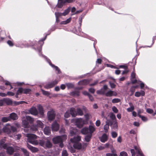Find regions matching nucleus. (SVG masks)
<instances>
[{
    "mask_svg": "<svg viewBox=\"0 0 156 156\" xmlns=\"http://www.w3.org/2000/svg\"><path fill=\"white\" fill-rule=\"evenodd\" d=\"M25 136L28 138L27 140L30 143L34 145H37L38 144V142L36 140L37 136L35 134H27Z\"/></svg>",
    "mask_w": 156,
    "mask_h": 156,
    "instance_id": "obj_1",
    "label": "nucleus"
},
{
    "mask_svg": "<svg viewBox=\"0 0 156 156\" xmlns=\"http://www.w3.org/2000/svg\"><path fill=\"white\" fill-rule=\"evenodd\" d=\"M79 128H81L85 123V121L82 118L74 119L72 120Z\"/></svg>",
    "mask_w": 156,
    "mask_h": 156,
    "instance_id": "obj_2",
    "label": "nucleus"
},
{
    "mask_svg": "<svg viewBox=\"0 0 156 156\" xmlns=\"http://www.w3.org/2000/svg\"><path fill=\"white\" fill-rule=\"evenodd\" d=\"M67 138V136L65 135H63L61 136H58L54 138L53 139V141L54 143L56 144L62 142Z\"/></svg>",
    "mask_w": 156,
    "mask_h": 156,
    "instance_id": "obj_3",
    "label": "nucleus"
},
{
    "mask_svg": "<svg viewBox=\"0 0 156 156\" xmlns=\"http://www.w3.org/2000/svg\"><path fill=\"white\" fill-rule=\"evenodd\" d=\"M134 149L131 150V152L132 154V156H135V151L137 153L138 155L136 156H144V155L142 153L141 151L140 148L136 146L134 147Z\"/></svg>",
    "mask_w": 156,
    "mask_h": 156,
    "instance_id": "obj_4",
    "label": "nucleus"
},
{
    "mask_svg": "<svg viewBox=\"0 0 156 156\" xmlns=\"http://www.w3.org/2000/svg\"><path fill=\"white\" fill-rule=\"evenodd\" d=\"M76 138H77V140H75L74 141H73L74 142L73 146L76 149H81L82 148V146L81 144L79 142L81 140V137L80 136H78Z\"/></svg>",
    "mask_w": 156,
    "mask_h": 156,
    "instance_id": "obj_5",
    "label": "nucleus"
},
{
    "mask_svg": "<svg viewBox=\"0 0 156 156\" xmlns=\"http://www.w3.org/2000/svg\"><path fill=\"white\" fill-rule=\"evenodd\" d=\"M47 115L48 120L51 121L52 120L55 118V116L54 111L51 110L48 111L47 113Z\"/></svg>",
    "mask_w": 156,
    "mask_h": 156,
    "instance_id": "obj_6",
    "label": "nucleus"
},
{
    "mask_svg": "<svg viewBox=\"0 0 156 156\" xmlns=\"http://www.w3.org/2000/svg\"><path fill=\"white\" fill-rule=\"evenodd\" d=\"M28 111L29 113L34 115H37L38 113L36 108L34 107H32L29 109Z\"/></svg>",
    "mask_w": 156,
    "mask_h": 156,
    "instance_id": "obj_7",
    "label": "nucleus"
},
{
    "mask_svg": "<svg viewBox=\"0 0 156 156\" xmlns=\"http://www.w3.org/2000/svg\"><path fill=\"white\" fill-rule=\"evenodd\" d=\"M110 125L112 129L116 130L118 129V122L117 120L110 122Z\"/></svg>",
    "mask_w": 156,
    "mask_h": 156,
    "instance_id": "obj_8",
    "label": "nucleus"
},
{
    "mask_svg": "<svg viewBox=\"0 0 156 156\" xmlns=\"http://www.w3.org/2000/svg\"><path fill=\"white\" fill-rule=\"evenodd\" d=\"M52 129L53 131H57L59 128V125L56 122H54L51 126Z\"/></svg>",
    "mask_w": 156,
    "mask_h": 156,
    "instance_id": "obj_9",
    "label": "nucleus"
},
{
    "mask_svg": "<svg viewBox=\"0 0 156 156\" xmlns=\"http://www.w3.org/2000/svg\"><path fill=\"white\" fill-rule=\"evenodd\" d=\"M58 82L56 80L48 84L45 86L44 88L46 89H48L53 87L54 85L57 83Z\"/></svg>",
    "mask_w": 156,
    "mask_h": 156,
    "instance_id": "obj_10",
    "label": "nucleus"
},
{
    "mask_svg": "<svg viewBox=\"0 0 156 156\" xmlns=\"http://www.w3.org/2000/svg\"><path fill=\"white\" fill-rule=\"evenodd\" d=\"M105 96L108 97H111L112 96H116L117 93L116 92L112 90H109L105 93Z\"/></svg>",
    "mask_w": 156,
    "mask_h": 156,
    "instance_id": "obj_11",
    "label": "nucleus"
},
{
    "mask_svg": "<svg viewBox=\"0 0 156 156\" xmlns=\"http://www.w3.org/2000/svg\"><path fill=\"white\" fill-rule=\"evenodd\" d=\"M22 124L25 128H28L29 126L27 121L26 120L25 117H23L22 119Z\"/></svg>",
    "mask_w": 156,
    "mask_h": 156,
    "instance_id": "obj_12",
    "label": "nucleus"
},
{
    "mask_svg": "<svg viewBox=\"0 0 156 156\" xmlns=\"http://www.w3.org/2000/svg\"><path fill=\"white\" fill-rule=\"evenodd\" d=\"M27 147L32 152L34 153L37 152L38 150L37 148L33 147L28 144L27 145Z\"/></svg>",
    "mask_w": 156,
    "mask_h": 156,
    "instance_id": "obj_13",
    "label": "nucleus"
},
{
    "mask_svg": "<svg viewBox=\"0 0 156 156\" xmlns=\"http://www.w3.org/2000/svg\"><path fill=\"white\" fill-rule=\"evenodd\" d=\"M14 151V149L12 147H9L6 148V152L9 154H12Z\"/></svg>",
    "mask_w": 156,
    "mask_h": 156,
    "instance_id": "obj_14",
    "label": "nucleus"
},
{
    "mask_svg": "<svg viewBox=\"0 0 156 156\" xmlns=\"http://www.w3.org/2000/svg\"><path fill=\"white\" fill-rule=\"evenodd\" d=\"M4 103H6L8 105H12V100L9 98H4L3 99Z\"/></svg>",
    "mask_w": 156,
    "mask_h": 156,
    "instance_id": "obj_15",
    "label": "nucleus"
},
{
    "mask_svg": "<svg viewBox=\"0 0 156 156\" xmlns=\"http://www.w3.org/2000/svg\"><path fill=\"white\" fill-rule=\"evenodd\" d=\"M69 110L70 112V115H71L73 117H74L77 115V113L75 111L74 108H71Z\"/></svg>",
    "mask_w": 156,
    "mask_h": 156,
    "instance_id": "obj_16",
    "label": "nucleus"
},
{
    "mask_svg": "<svg viewBox=\"0 0 156 156\" xmlns=\"http://www.w3.org/2000/svg\"><path fill=\"white\" fill-rule=\"evenodd\" d=\"M5 140H2L0 141V148L5 149L7 147V145L5 143Z\"/></svg>",
    "mask_w": 156,
    "mask_h": 156,
    "instance_id": "obj_17",
    "label": "nucleus"
},
{
    "mask_svg": "<svg viewBox=\"0 0 156 156\" xmlns=\"http://www.w3.org/2000/svg\"><path fill=\"white\" fill-rule=\"evenodd\" d=\"M108 137L107 135L105 134H103L102 136L100 138L101 141L102 142L104 143L107 141Z\"/></svg>",
    "mask_w": 156,
    "mask_h": 156,
    "instance_id": "obj_18",
    "label": "nucleus"
},
{
    "mask_svg": "<svg viewBox=\"0 0 156 156\" xmlns=\"http://www.w3.org/2000/svg\"><path fill=\"white\" fill-rule=\"evenodd\" d=\"M37 108L39 111L40 114L42 116H43L44 114V110L42 106L40 105L37 106Z\"/></svg>",
    "mask_w": 156,
    "mask_h": 156,
    "instance_id": "obj_19",
    "label": "nucleus"
},
{
    "mask_svg": "<svg viewBox=\"0 0 156 156\" xmlns=\"http://www.w3.org/2000/svg\"><path fill=\"white\" fill-rule=\"evenodd\" d=\"M88 129L89 133L91 135V134L95 131V127L94 126H90L89 127Z\"/></svg>",
    "mask_w": 156,
    "mask_h": 156,
    "instance_id": "obj_20",
    "label": "nucleus"
},
{
    "mask_svg": "<svg viewBox=\"0 0 156 156\" xmlns=\"http://www.w3.org/2000/svg\"><path fill=\"white\" fill-rule=\"evenodd\" d=\"M50 129L49 127H46L44 129V133L46 135H49L50 133Z\"/></svg>",
    "mask_w": 156,
    "mask_h": 156,
    "instance_id": "obj_21",
    "label": "nucleus"
},
{
    "mask_svg": "<svg viewBox=\"0 0 156 156\" xmlns=\"http://www.w3.org/2000/svg\"><path fill=\"white\" fill-rule=\"evenodd\" d=\"M10 126H5L3 128V130L4 132L7 133H9L10 132Z\"/></svg>",
    "mask_w": 156,
    "mask_h": 156,
    "instance_id": "obj_22",
    "label": "nucleus"
},
{
    "mask_svg": "<svg viewBox=\"0 0 156 156\" xmlns=\"http://www.w3.org/2000/svg\"><path fill=\"white\" fill-rule=\"evenodd\" d=\"M135 75L136 74L134 72H132L131 75V80L133 83H135L137 82L136 80H133L135 77Z\"/></svg>",
    "mask_w": 156,
    "mask_h": 156,
    "instance_id": "obj_23",
    "label": "nucleus"
},
{
    "mask_svg": "<svg viewBox=\"0 0 156 156\" xmlns=\"http://www.w3.org/2000/svg\"><path fill=\"white\" fill-rule=\"evenodd\" d=\"M9 117L13 120H16L18 119V116L17 114L15 113H11L10 114Z\"/></svg>",
    "mask_w": 156,
    "mask_h": 156,
    "instance_id": "obj_24",
    "label": "nucleus"
},
{
    "mask_svg": "<svg viewBox=\"0 0 156 156\" xmlns=\"http://www.w3.org/2000/svg\"><path fill=\"white\" fill-rule=\"evenodd\" d=\"M129 104L130 106V107L127 108V110L128 112H132L134 109V106L131 103H129Z\"/></svg>",
    "mask_w": 156,
    "mask_h": 156,
    "instance_id": "obj_25",
    "label": "nucleus"
},
{
    "mask_svg": "<svg viewBox=\"0 0 156 156\" xmlns=\"http://www.w3.org/2000/svg\"><path fill=\"white\" fill-rule=\"evenodd\" d=\"M81 132L84 134L89 133L88 128L86 127L83 128L81 130Z\"/></svg>",
    "mask_w": 156,
    "mask_h": 156,
    "instance_id": "obj_26",
    "label": "nucleus"
},
{
    "mask_svg": "<svg viewBox=\"0 0 156 156\" xmlns=\"http://www.w3.org/2000/svg\"><path fill=\"white\" fill-rule=\"evenodd\" d=\"M36 123L37 127L43 128L44 126V124L40 120H37L36 121Z\"/></svg>",
    "mask_w": 156,
    "mask_h": 156,
    "instance_id": "obj_27",
    "label": "nucleus"
},
{
    "mask_svg": "<svg viewBox=\"0 0 156 156\" xmlns=\"http://www.w3.org/2000/svg\"><path fill=\"white\" fill-rule=\"evenodd\" d=\"M109 116L110 118L114 120H116V118L115 115L112 112H110L109 113Z\"/></svg>",
    "mask_w": 156,
    "mask_h": 156,
    "instance_id": "obj_28",
    "label": "nucleus"
},
{
    "mask_svg": "<svg viewBox=\"0 0 156 156\" xmlns=\"http://www.w3.org/2000/svg\"><path fill=\"white\" fill-rule=\"evenodd\" d=\"M109 124L108 122H106L105 125L104 126V127L105 132L106 133L108 132V130L109 129Z\"/></svg>",
    "mask_w": 156,
    "mask_h": 156,
    "instance_id": "obj_29",
    "label": "nucleus"
},
{
    "mask_svg": "<svg viewBox=\"0 0 156 156\" xmlns=\"http://www.w3.org/2000/svg\"><path fill=\"white\" fill-rule=\"evenodd\" d=\"M84 117L86 121L90 119H91L92 117L91 115L88 113H87L84 115Z\"/></svg>",
    "mask_w": 156,
    "mask_h": 156,
    "instance_id": "obj_30",
    "label": "nucleus"
},
{
    "mask_svg": "<svg viewBox=\"0 0 156 156\" xmlns=\"http://www.w3.org/2000/svg\"><path fill=\"white\" fill-rule=\"evenodd\" d=\"M50 65L52 66V67L54 68L56 71H57L58 73H61L60 71L59 68L57 66L54 65L52 64L51 63H49Z\"/></svg>",
    "mask_w": 156,
    "mask_h": 156,
    "instance_id": "obj_31",
    "label": "nucleus"
},
{
    "mask_svg": "<svg viewBox=\"0 0 156 156\" xmlns=\"http://www.w3.org/2000/svg\"><path fill=\"white\" fill-rule=\"evenodd\" d=\"M76 111H77L76 113H77V115H80V116H82V115H83V112L82 111V110L80 108H78L77 109Z\"/></svg>",
    "mask_w": 156,
    "mask_h": 156,
    "instance_id": "obj_32",
    "label": "nucleus"
},
{
    "mask_svg": "<svg viewBox=\"0 0 156 156\" xmlns=\"http://www.w3.org/2000/svg\"><path fill=\"white\" fill-rule=\"evenodd\" d=\"M71 94L74 97H78L79 95V92L78 91H75L71 93Z\"/></svg>",
    "mask_w": 156,
    "mask_h": 156,
    "instance_id": "obj_33",
    "label": "nucleus"
},
{
    "mask_svg": "<svg viewBox=\"0 0 156 156\" xmlns=\"http://www.w3.org/2000/svg\"><path fill=\"white\" fill-rule=\"evenodd\" d=\"M26 119L27 120L30 122H32L34 121V119L32 118H31V117L28 116H26L25 117Z\"/></svg>",
    "mask_w": 156,
    "mask_h": 156,
    "instance_id": "obj_34",
    "label": "nucleus"
},
{
    "mask_svg": "<svg viewBox=\"0 0 156 156\" xmlns=\"http://www.w3.org/2000/svg\"><path fill=\"white\" fill-rule=\"evenodd\" d=\"M21 149L25 156H29V153L27 150L23 148H21Z\"/></svg>",
    "mask_w": 156,
    "mask_h": 156,
    "instance_id": "obj_35",
    "label": "nucleus"
},
{
    "mask_svg": "<svg viewBox=\"0 0 156 156\" xmlns=\"http://www.w3.org/2000/svg\"><path fill=\"white\" fill-rule=\"evenodd\" d=\"M52 146V144L51 142L48 140H47L45 144L46 147L48 148H50Z\"/></svg>",
    "mask_w": 156,
    "mask_h": 156,
    "instance_id": "obj_36",
    "label": "nucleus"
},
{
    "mask_svg": "<svg viewBox=\"0 0 156 156\" xmlns=\"http://www.w3.org/2000/svg\"><path fill=\"white\" fill-rule=\"evenodd\" d=\"M55 15L56 18V21H57V20L58 17H59L60 16H63L62 13L59 12H55Z\"/></svg>",
    "mask_w": 156,
    "mask_h": 156,
    "instance_id": "obj_37",
    "label": "nucleus"
},
{
    "mask_svg": "<svg viewBox=\"0 0 156 156\" xmlns=\"http://www.w3.org/2000/svg\"><path fill=\"white\" fill-rule=\"evenodd\" d=\"M31 92V90L29 89H23V93L25 94H30Z\"/></svg>",
    "mask_w": 156,
    "mask_h": 156,
    "instance_id": "obj_38",
    "label": "nucleus"
},
{
    "mask_svg": "<svg viewBox=\"0 0 156 156\" xmlns=\"http://www.w3.org/2000/svg\"><path fill=\"white\" fill-rule=\"evenodd\" d=\"M91 136V135L90 134L88 136H86L85 137V140L87 142H88L90 141Z\"/></svg>",
    "mask_w": 156,
    "mask_h": 156,
    "instance_id": "obj_39",
    "label": "nucleus"
},
{
    "mask_svg": "<svg viewBox=\"0 0 156 156\" xmlns=\"http://www.w3.org/2000/svg\"><path fill=\"white\" fill-rule=\"evenodd\" d=\"M41 90L43 94L45 95L48 96L50 94V93L49 92L44 90L41 89Z\"/></svg>",
    "mask_w": 156,
    "mask_h": 156,
    "instance_id": "obj_40",
    "label": "nucleus"
},
{
    "mask_svg": "<svg viewBox=\"0 0 156 156\" xmlns=\"http://www.w3.org/2000/svg\"><path fill=\"white\" fill-rule=\"evenodd\" d=\"M70 114L69 110L65 113L64 117L65 118H68L70 116Z\"/></svg>",
    "mask_w": 156,
    "mask_h": 156,
    "instance_id": "obj_41",
    "label": "nucleus"
},
{
    "mask_svg": "<svg viewBox=\"0 0 156 156\" xmlns=\"http://www.w3.org/2000/svg\"><path fill=\"white\" fill-rule=\"evenodd\" d=\"M112 110L113 112L115 113H116L118 112V110L117 109V108L115 106H114L112 107Z\"/></svg>",
    "mask_w": 156,
    "mask_h": 156,
    "instance_id": "obj_42",
    "label": "nucleus"
},
{
    "mask_svg": "<svg viewBox=\"0 0 156 156\" xmlns=\"http://www.w3.org/2000/svg\"><path fill=\"white\" fill-rule=\"evenodd\" d=\"M22 93H23V89L22 88H19L17 92V94H19Z\"/></svg>",
    "mask_w": 156,
    "mask_h": 156,
    "instance_id": "obj_43",
    "label": "nucleus"
},
{
    "mask_svg": "<svg viewBox=\"0 0 156 156\" xmlns=\"http://www.w3.org/2000/svg\"><path fill=\"white\" fill-rule=\"evenodd\" d=\"M68 153L66 150H63L62 152V156H68Z\"/></svg>",
    "mask_w": 156,
    "mask_h": 156,
    "instance_id": "obj_44",
    "label": "nucleus"
},
{
    "mask_svg": "<svg viewBox=\"0 0 156 156\" xmlns=\"http://www.w3.org/2000/svg\"><path fill=\"white\" fill-rule=\"evenodd\" d=\"M139 116L141 118L143 121L146 122L147 120V119L145 116H142L140 115H139Z\"/></svg>",
    "mask_w": 156,
    "mask_h": 156,
    "instance_id": "obj_45",
    "label": "nucleus"
},
{
    "mask_svg": "<svg viewBox=\"0 0 156 156\" xmlns=\"http://www.w3.org/2000/svg\"><path fill=\"white\" fill-rule=\"evenodd\" d=\"M120 101V100L119 98H114L112 99V102L113 103H118Z\"/></svg>",
    "mask_w": 156,
    "mask_h": 156,
    "instance_id": "obj_46",
    "label": "nucleus"
},
{
    "mask_svg": "<svg viewBox=\"0 0 156 156\" xmlns=\"http://www.w3.org/2000/svg\"><path fill=\"white\" fill-rule=\"evenodd\" d=\"M10 118L9 117H4L2 119V121L4 122H6L9 120Z\"/></svg>",
    "mask_w": 156,
    "mask_h": 156,
    "instance_id": "obj_47",
    "label": "nucleus"
},
{
    "mask_svg": "<svg viewBox=\"0 0 156 156\" xmlns=\"http://www.w3.org/2000/svg\"><path fill=\"white\" fill-rule=\"evenodd\" d=\"M111 135L113 138H115L117 136L118 134L116 132L114 131H112L111 133Z\"/></svg>",
    "mask_w": 156,
    "mask_h": 156,
    "instance_id": "obj_48",
    "label": "nucleus"
},
{
    "mask_svg": "<svg viewBox=\"0 0 156 156\" xmlns=\"http://www.w3.org/2000/svg\"><path fill=\"white\" fill-rule=\"evenodd\" d=\"M119 156H128V154L126 152L123 151L120 153Z\"/></svg>",
    "mask_w": 156,
    "mask_h": 156,
    "instance_id": "obj_49",
    "label": "nucleus"
},
{
    "mask_svg": "<svg viewBox=\"0 0 156 156\" xmlns=\"http://www.w3.org/2000/svg\"><path fill=\"white\" fill-rule=\"evenodd\" d=\"M70 11V9L68 8L65 10L64 12L62 13L63 16H65Z\"/></svg>",
    "mask_w": 156,
    "mask_h": 156,
    "instance_id": "obj_50",
    "label": "nucleus"
},
{
    "mask_svg": "<svg viewBox=\"0 0 156 156\" xmlns=\"http://www.w3.org/2000/svg\"><path fill=\"white\" fill-rule=\"evenodd\" d=\"M76 129H73V130H72L71 129L70 131V134L71 136H73L74 134L76 133Z\"/></svg>",
    "mask_w": 156,
    "mask_h": 156,
    "instance_id": "obj_51",
    "label": "nucleus"
},
{
    "mask_svg": "<svg viewBox=\"0 0 156 156\" xmlns=\"http://www.w3.org/2000/svg\"><path fill=\"white\" fill-rule=\"evenodd\" d=\"M66 86L68 88H72L74 87V85L71 83H68L66 84Z\"/></svg>",
    "mask_w": 156,
    "mask_h": 156,
    "instance_id": "obj_52",
    "label": "nucleus"
},
{
    "mask_svg": "<svg viewBox=\"0 0 156 156\" xmlns=\"http://www.w3.org/2000/svg\"><path fill=\"white\" fill-rule=\"evenodd\" d=\"M87 81L86 80H84L83 81H80L79 82V83L80 84H87Z\"/></svg>",
    "mask_w": 156,
    "mask_h": 156,
    "instance_id": "obj_53",
    "label": "nucleus"
},
{
    "mask_svg": "<svg viewBox=\"0 0 156 156\" xmlns=\"http://www.w3.org/2000/svg\"><path fill=\"white\" fill-rule=\"evenodd\" d=\"M39 144L42 146H44L45 144V142L43 140H40L39 141Z\"/></svg>",
    "mask_w": 156,
    "mask_h": 156,
    "instance_id": "obj_54",
    "label": "nucleus"
},
{
    "mask_svg": "<svg viewBox=\"0 0 156 156\" xmlns=\"http://www.w3.org/2000/svg\"><path fill=\"white\" fill-rule=\"evenodd\" d=\"M146 110V112L149 114H152L154 112L153 110L150 108H147Z\"/></svg>",
    "mask_w": 156,
    "mask_h": 156,
    "instance_id": "obj_55",
    "label": "nucleus"
},
{
    "mask_svg": "<svg viewBox=\"0 0 156 156\" xmlns=\"http://www.w3.org/2000/svg\"><path fill=\"white\" fill-rule=\"evenodd\" d=\"M71 20V18H69L67 19L66 21L62 22V23L63 24H66L67 23H69L70 21Z\"/></svg>",
    "mask_w": 156,
    "mask_h": 156,
    "instance_id": "obj_56",
    "label": "nucleus"
},
{
    "mask_svg": "<svg viewBox=\"0 0 156 156\" xmlns=\"http://www.w3.org/2000/svg\"><path fill=\"white\" fill-rule=\"evenodd\" d=\"M106 156H117V154L116 153L111 154L108 153L106 154Z\"/></svg>",
    "mask_w": 156,
    "mask_h": 156,
    "instance_id": "obj_57",
    "label": "nucleus"
},
{
    "mask_svg": "<svg viewBox=\"0 0 156 156\" xmlns=\"http://www.w3.org/2000/svg\"><path fill=\"white\" fill-rule=\"evenodd\" d=\"M97 93L99 94H104L105 93V92L103 91V89H101L100 90H98L97 91Z\"/></svg>",
    "mask_w": 156,
    "mask_h": 156,
    "instance_id": "obj_58",
    "label": "nucleus"
},
{
    "mask_svg": "<svg viewBox=\"0 0 156 156\" xmlns=\"http://www.w3.org/2000/svg\"><path fill=\"white\" fill-rule=\"evenodd\" d=\"M101 122L99 120H98L96 121L95 122V124L97 126H99Z\"/></svg>",
    "mask_w": 156,
    "mask_h": 156,
    "instance_id": "obj_59",
    "label": "nucleus"
},
{
    "mask_svg": "<svg viewBox=\"0 0 156 156\" xmlns=\"http://www.w3.org/2000/svg\"><path fill=\"white\" fill-rule=\"evenodd\" d=\"M7 95H9L10 96H14L15 94L14 93L11 92H8L7 93Z\"/></svg>",
    "mask_w": 156,
    "mask_h": 156,
    "instance_id": "obj_60",
    "label": "nucleus"
},
{
    "mask_svg": "<svg viewBox=\"0 0 156 156\" xmlns=\"http://www.w3.org/2000/svg\"><path fill=\"white\" fill-rule=\"evenodd\" d=\"M109 83L111 88H115V87L116 85L114 83L110 82H109Z\"/></svg>",
    "mask_w": 156,
    "mask_h": 156,
    "instance_id": "obj_61",
    "label": "nucleus"
},
{
    "mask_svg": "<svg viewBox=\"0 0 156 156\" xmlns=\"http://www.w3.org/2000/svg\"><path fill=\"white\" fill-rule=\"evenodd\" d=\"M135 96L136 97H139L140 96V93L139 92H136L135 93Z\"/></svg>",
    "mask_w": 156,
    "mask_h": 156,
    "instance_id": "obj_62",
    "label": "nucleus"
},
{
    "mask_svg": "<svg viewBox=\"0 0 156 156\" xmlns=\"http://www.w3.org/2000/svg\"><path fill=\"white\" fill-rule=\"evenodd\" d=\"M117 141L119 143H121L122 141V137L121 136H119L117 140Z\"/></svg>",
    "mask_w": 156,
    "mask_h": 156,
    "instance_id": "obj_63",
    "label": "nucleus"
},
{
    "mask_svg": "<svg viewBox=\"0 0 156 156\" xmlns=\"http://www.w3.org/2000/svg\"><path fill=\"white\" fill-rule=\"evenodd\" d=\"M89 91L92 93H94L95 92V90L94 88H91L89 89Z\"/></svg>",
    "mask_w": 156,
    "mask_h": 156,
    "instance_id": "obj_64",
    "label": "nucleus"
}]
</instances>
